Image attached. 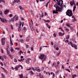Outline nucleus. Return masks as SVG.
Listing matches in <instances>:
<instances>
[{
  "label": "nucleus",
  "mask_w": 78,
  "mask_h": 78,
  "mask_svg": "<svg viewBox=\"0 0 78 78\" xmlns=\"http://www.w3.org/2000/svg\"><path fill=\"white\" fill-rule=\"evenodd\" d=\"M66 15L70 17L73 16L72 11L70 9H68L66 12Z\"/></svg>",
  "instance_id": "1"
},
{
  "label": "nucleus",
  "mask_w": 78,
  "mask_h": 78,
  "mask_svg": "<svg viewBox=\"0 0 78 78\" xmlns=\"http://www.w3.org/2000/svg\"><path fill=\"white\" fill-rule=\"evenodd\" d=\"M56 1L57 2V4L59 6H60L61 7H62L63 1L62 0H56Z\"/></svg>",
  "instance_id": "2"
},
{
  "label": "nucleus",
  "mask_w": 78,
  "mask_h": 78,
  "mask_svg": "<svg viewBox=\"0 0 78 78\" xmlns=\"http://www.w3.org/2000/svg\"><path fill=\"white\" fill-rule=\"evenodd\" d=\"M32 69L35 72V71H37L38 72H40L41 71V70L39 69L37 67H35V68H32Z\"/></svg>",
  "instance_id": "3"
},
{
  "label": "nucleus",
  "mask_w": 78,
  "mask_h": 78,
  "mask_svg": "<svg viewBox=\"0 0 78 78\" xmlns=\"http://www.w3.org/2000/svg\"><path fill=\"white\" fill-rule=\"evenodd\" d=\"M54 7H55L57 11H61V10H60L61 9V8L57 5V4L55 5H54Z\"/></svg>",
  "instance_id": "4"
},
{
  "label": "nucleus",
  "mask_w": 78,
  "mask_h": 78,
  "mask_svg": "<svg viewBox=\"0 0 78 78\" xmlns=\"http://www.w3.org/2000/svg\"><path fill=\"white\" fill-rule=\"evenodd\" d=\"M21 67V68L22 69H23V66L21 65H18L17 66H16L15 68L14 69L16 70H18V68L20 67Z\"/></svg>",
  "instance_id": "5"
},
{
  "label": "nucleus",
  "mask_w": 78,
  "mask_h": 78,
  "mask_svg": "<svg viewBox=\"0 0 78 78\" xmlns=\"http://www.w3.org/2000/svg\"><path fill=\"white\" fill-rule=\"evenodd\" d=\"M5 38H2L1 39L2 44L3 45H4L5 43Z\"/></svg>",
  "instance_id": "6"
},
{
  "label": "nucleus",
  "mask_w": 78,
  "mask_h": 78,
  "mask_svg": "<svg viewBox=\"0 0 78 78\" xmlns=\"http://www.w3.org/2000/svg\"><path fill=\"white\" fill-rule=\"evenodd\" d=\"M44 56L45 55L43 54L41 55L39 57V58L41 59V60H42L44 57Z\"/></svg>",
  "instance_id": "7"
},
{
  "label": "nucleus",
  "mask_w": 78,
  "mask_h": 78,
  "mask_svg": "<svg viewBox=\"0 0 78 78\" xmlns=\"http://www.w3.org/2000/svg\"><path fill=\"white\" fill-rule=\"evenodd\" d=\"M68 44L70 45H71L72 47H74V44H73L72 42L71 41H70L68 43Z\"/></svg>",
  "instance_id": "8"
},
{
  "label": "nucleus",
  "mask_w": 78,
  "mask_h": 78,
  "mask_svg": "<svg viewBox=\"0 0 78 78\" xmlns=\"http://www.w3.org/2000/svg\"><path fill=\"white\" fill-rule=\"evenodd\" d=\"M1 21L2 22L6 23L7 21L5 19H3L2 18V19H1Z\"/></svg>",
  "instance_id": "9"
},
{
  "label": "nucleus",
  "mask_w": 78,
  "mask_h": 78,
  "mask_svg": "<svg viewBox=\"0 0 78 78\" xmlns=\"http://www.w3.org/2000/svg\"><path fill=\"white\" fill-rule=\"evenodd\" d=\"M17 16L16 15H15L13 17V18H12L11 19V20H10V21H12L13 22H14V20H15V17H16Z\"/></svg>",
  "instance_id": "10"
},
{
  "label": "nucleus",
  "mask_w": 78,
  "mask_h": 78,
  "mask_svg": "<svg viewBox=\"0 0 78 78\" xmlns=\"http://www.w3.org/2000/svg\"><path fill=\"white\" fill-rule=\"evenodd\" d=\"M29 25H30V28L33 31L34 30V29L33 28V27L30 23H29Z\"/></svg>",
  "instance_id": "11"
},
{
  "label": "nucleus",
  "mask_w": 78,
  "mask_h": 78,
  "mask_svg": "<svg viewBox=\"0 0 78 78\" xmlns=\"http://www.w3.org/2000/svg\"><path fill=\"white\" fill-rule=\"evenodd\" d=\"M30 60H31L30 58H28L27 60L26 61V62L27 64H29L30 63Z\"/></svg>",
  "instance_id": "12"
},
{
  "label": "nucleus",
  "mask_w": 78,
  "mask_h": 78,
  "mask_svg": "<svg viewBox=\"0 0 78 78\" xmlns=\"http://www.w3.org/2000/svg\"><path fill=\"white\" fill-rule=\"evenodd\" d=\"M59 36H63L64 35L65 33H64L63 34H62L61 32H59Z\"/></svg>",
  "instance_id": "13"
},
{
  "label": "nucleus",
  "mask_w": 78,
  "mask_h": 78,
  "mask_svg": "<svg viewBox=\"0 0 78 78\" xmlns=\"http://www.w3.org/2000/svg\"><path fill=\"white\" fill-rule=\"evenodd\" d=\"M9 12V9H7L5 11V14H7L8 12Z\"/></svg>",
  "instance_id": "14"
},
{
  "label": "nucleus",
  "mask_w": 78,
  "mask_h": 78,
  "mask_svg": "<svg viewBox=\"0 0 78 78\" xmlns=\"http://www.w3.org/2000/svg\"><path fill=\"white\" fill-rule=\"evenodd\" d=\"M19 42H21L22 43H23L24 42V40L23 39H20V40H19Z\"/></svg>",
  "instance_id": "15"
},
{
  "label": "nucleus",
  "mask_w": 78,
  "mask_h": 78,
  "mask_svg": "<svg viewBox=\"0 0 78 78\" xmlns=\"http://www.w3.org/2000/svg\"><path fill=\"white\" fill-rule=\"evenodd\" d=\"M53 14H57L58 13V12L57 10H54L53 11Z\"/></svg>",
  "instance_id": "16"
},
{
  "label": "nucleus",
  "mask_w": 78,
  "mask_h": 78,
  "mask_svg": "<svg viewBox=\"0 0 78 78\" xmlns=\"http://www.w3.org/2000/svg\"><path fill=\"white\" fill-rule=\"evenodd\" d=\"M70 5L72 6L73 5H74L75 4V2H70Z\"/></svg>",
  "instance_id": "17"
},
{
  "label": "nucleus",
  "mask_w": 78,
  "mask_h": 78,
  "mask_svg": "<svg viewBox=\"0 0 78 78\" xmlns=\"http://www.w3.org/2000/svg\"><path fill=\"white\" fill-rule=\"evenodd\" d=\"M46 58H47V56H46V55H45L44 56V59L42 61V63L44 61H45L46 60Z\"/></svg>",
  "instance_id": "18"
},
{
  "label": "nucleus",
  "mask_w": 78,
  "mask_h": 78,
  "mask_svg": "<svg viewBox=\"0 0 78 78\" xmlns=\"http://www.w3.org/2000/svg\"><path fill=\"white\" fill-rule=\"evenodd\" d=\"M14 1L15 2L18 3L20 2V0H14Z\"/></svg>",
  "instance_id": "19"
},
{
  "label": "nucleus",
  "mask_w": 78,
  "mask_h": 78,
  "mask_svg": "<svg viewBox=\"0 0 78 78\" xmlns=\"http://www.w3.org/2000/svg\"><path fill=\"white\" fill-rule=\"evenodd\" d=\"M66 26L69 27H70V28H72V27L70 26L69 24L67 23L66 24Z\"/></svg>",
  "instance_id": "20"
},
{
  "label": "nucleus",
  "mask_w": 78,
  "mask_h": 78,
  "mask_svg": "<svg viewBox=\"0 0 78 78\" xmlns=\"http://www.w3.org/2000/svg\"><path fill=\"white\" fill-rule=\"evenodd\" d=\"M11 52H15V51H14V49H13L12 48H11Z\"/></svg>",
  "instance_id": "21"
},
{
  "label": "nucleus",
  "mask_w": 78,
  "mask_h": 78,
  "mask_svg": "<svg viewBox=\"0 0 78 78\" xmlns=\"http://www.w3.org/2000/svg\"><path fill=\"white\" fill-rule=\"evenodd\" d=\"M73 48H75V49H77V45H75V44H74V47H72Z\"/></svg>",
  "instance_id": "22"
},
{
  "label": "nucleus",
  "mask_w": 78,
  "mask_h": 78,
  "mask_svg": "<svg viewBox=\"0 0 78 78\" xmlns=\"http://www.w3.org/2000/svg\"><path fill=\"white\" fill-rule=\"evenodd\" d=\"M19 76L20 78H23V74H21V75H19Z\"/></svg>",
  "instance_id": "23"
},
{
  "label": "nucleus",
  "mask_w": 78,
  "mask_h": 78,
  "mask_svg": "<svg viewBox=\"0 0 78 78\" xmlns=\"http://www.w3.org/2000/svg\"><path fill=\"white\" fill-rule=\"evenodd\" d=\"M21 27H18V31L19 32H20L21 31Z\"/></svg>",
  "instance_id": "24"
},
{
  "label": "nucleus",
  "mask_w": 78,
  "mask_h": 78,
  "mask_svg": "<svg viewBox=\"0 0 78 78\" xmlns=\"http://www.w3.org/2000/svg\"><path fill=\"white\" fill-rule=\"evenodd\" d=\"M2 2H4V3H5V1L3 0H0V3H1Z\"/></svg>",
  "instance_id": "25"
},
{
  "label": "nucleus",
  "mask_w": 78,
  "mask_h": 78,
  "mask_svg": "<svg viewBox=\"0 0 78 78\" xmlns=\"http://www.w3.org/2000/svg\"><path fill=\"white\" fill-rule=\"evenodd\" d=\"M30 38L29 37H27L26 39V41L27 42H28L29 41Z\"/></svg>",
  "instance_id": "26"
},
{
  "label": "nucleus",
  "mask_w": 78,
  "mask_h": 78,
  "mask_svg": "<svg viewBox=\"0 0 78 78\" xmlns=\"http://www.w3.org/2000/svg\"><path fill=\"white\" fill-rule=\"evenodd\" d=\"M46 25L47 26V27L49 28H50V27L49 26V25L48 24V23H47L46 24Z\"/></svg>",
  "instance_id": "27"
},
{
  "label": "nucleus",
  "mask_w": 78,
  "mask_h": 78,
  "mask_svg": "<svg viewBox=\"0 0 78 78\" xmlns=\"http://www.w3.org/2000/svg\"><path fill=\"white\" fill-rule=\"evenodd\" d=\"M76 19L75 18V17H74L73 19L72 20V22H75V21H76Z\"/></svg>",
  "instance_id": "28"
},
{
  "label": "nucleus",
  "mask_w": 78,
  "mask_h": 78,
  "mask_svg": "<svg viewBox=\"0 0 78 78\" xmlns=\"http://www.w3.org/2000/svg\"><path fill=\"white\" fill-rule=\"evenodd\" d=\"M0 59H1L3 61L4 60V59L3 58V57L0 56Z\"/></svg>",
  "instance_id": "29"
},
{
  "label": "nucleus",
  "mask_w": 78,
  "mask_h": 78,
  "mask_svg": "<svg viewBox=\"0 0 78 78\" xmlns=\"http://www.w3.org/2000/svg\"><path fill=\"white\" fill-rule=\"evenodd\" d=\"M14 61L15 62H17V60L16 58H15L14 59Z\"/></svg>",
  "instance_id": "30"
},
{
  "label": "nucleus",
  "mask_w": 78,
  "mask_h": 78,
  "mask_svg": "<svg viewBox=\"0 0 78 78\" xmlns=\"http://www.w3.org/2000/svg\"><path fill=\"white\" fill-rule=\"evenodd\" d=\"M2 78H4L5 77V76L4 74H3L2 73Z\"/></svg>",
  "instance_id": "31"
},
{
  "label": "nucleus",
  "mask_w": 78,
  "mask_h": 78,
  "mask_svg": "<svg viewBox=\"0 0 78 78\" xmlns=\"http://www.w3.org/2000/svg\"><path fill=\"white\" fill-rule=\"evenodd\" d=\"M50 0H49V2H48V3L46 4V5H45V6H46V7H48V4H49V2H50Z\"/></svg>",
  "instance_id": "32"
},
{
  "label": "nucleus",
  "mask_w": 78,
  "mask_h": 78,
  "mask_svg": "<svg viewBox=\"0 0 78 78\" xmlns=\"http://www.w3.org/2000/svg\"><path fill=\"white\" fill-rule=\"evenodd\" d=\"M18 20V17H17L15 18V21H16V20Z\"/></svg>",
  "instance_id": "33"
},
{
  "label": "nucleus",
  "mask_w": 78,
  "mask_h": 78,
  "mask_svg": "<svg viewBox=\"0 0 78 78\" xmlns=\"http://www.w3.org/2000/svg\"><path fill=\"white\" fill-rule=\"evenodd\" d=\"M20 9L21 10H23V8L21 6H20Z\"/></svg>",
  "instance_id": "34"
},
{
  "label": "nucleus",
  "mask_w": 78,
  "mask_h": 78,
  "mask_svg": "<svg viewBox=\"0 0 78 78\" xmlns=\"http://www.w3.org/2000/svg\"><path fill=\"white\" fill-rule=\"evenodd\" d=\"M51 74L53 76H55V74L51 72Z\"/></svg>",
  "instance_id": "35"
},
{
  "label": "nucleus",
  "mask_w": 78,
  "mask_h": 78,
  "mask_svg": "<svg viewBox=\"0 0 78 78\" xmlns=\"http://www.w3.org/2000/svg\"><path fill=\"white\" fill-rule=\"evenodd\" d=\"M69 36L68 35V36H67L66 37V39H69Z\"/></svg>",
  "instance_id": "36"
},
{
  "label": "nucleus",
  "mask_w": 78,
  "mask_h": 78,
  "mask_svg": "<svg viewBox=\"0 0 78 78\" xmlns=\"http://www.w3.org/2000/svg\"><path fill=\"white\" fill-rule=\"evenodd\" d=\"M76 76V75H72V77L73 78H74Z\"/></svg>",
  "instance_id": "37"
},
{
  "label": "nucleus",
  "mask_w": 78,
  "mask_h": 78,
  "mask_svg": "<svg viewBox=\"0 0 78 78\" xmlns=\"http://www.w3.org/2000/svg\"><path fill=\"white\" fill-rule=\"evenodd\" d=\"M66 71H68V72H69V73H70V70L69 69H66Z\"/></svg>",
  "instance_id": "38"
},
{
  "label": "nucleus",
  "mask_w": 78,
  "mask_h": 78,
  "mask_svg": "<svg viewBox=\"0 0 78 78\" xmlns=\"http://www.w3.org/2000/svg\"><path fill=\"white\" fill-rule=\"evenodd\" d=\"M4 70L5 72L7 74L8 73V71H7L6 70V69H4Z\"/></svg>",
  "instance_id": "39"
},
{
  "label": "nucleus",
  "mask_w": 78,
  "mask_h": 78,
  "mask_svg": "<svg viewBox=\"0 0 78 78\" xmlns=\"http://www.w3.org/2000/svg\"><path fill=\"white\" fill-rule=\"evenodd\" d=\"M10 44H11V45H13V43H12V41H10Z\"/></svg>",
  "instance_id": "40"
},
{
  "label": "nucleus",
  "mask_w": 78,
  "mask_h": 78,
  "mask_svg": "<svg viewBox=\"0 0 78 78\" xmlns=\"http://www.w3.org/2000/svg\"><path fill=\"white\" fill-rule=\"evenodd\" d=\"M76 8V6H75L73 7V11H74L75 10V9Z\"/></svg>",
  "instance_id": "41"
},
{
  "label": "nucleus",
  "mask_w": 78,
  "mask_h": 78,
  "mask_svg": "<svg viewBox=\"0 0 78 78\" xmlns=\"http://www.w3.org/2000/svg\"><path fill=\"white\" fill-rule=\"evenodd\" d=\"M9 56L10 57V58L11 59L12 58V55L11 54H9Z\"/></svg>",
  "instance_id": "42"
},
{
  "label": "nucleus",
  "mask_w": 78,
  "mask_h": 78,
  "mask_svg": "<svg viewBox=\"0 0 78 78\" xmlns=\"http://www.w3.org/2000/svg\"><path fill=\"white\" fill-rule=\"evenodd\" d=\"M44 21H45V22H50V21L49 20H44Z\"/></svg>",
  "instance_id": "43"
},
{
  "label": "nucleus",
  "mask_w": 78,
  "mask_h": 78,
  "mask_svg": "<svg viewBox=\"0 0 78 78\" xmlns=\"http://www.w3.org/2000/svg\"><path fill=\"white\" fill-rule=\"evenodd\" d=\"M24 24V22H22V27H23V26Z\"/></svg>",
  "instance_id": "44"
},
{
  "label": "nucleus",
  "mask_w": 78,
  "mask_h": 78,
  "mask_svg": "<svg viewBox=\"0 0 78 78\" xmlns=\"http://www.w3.org/2000/svg\"><path fill=\"white\" fill-rule=\"evenodd\" d=\"M30 73L32 75L34 74V73H33L32 71H31L30 72Z\"/></svg>",
  "instance_id": "45"
},
{
  "label": "nucleus",
  "mask_w": 78,
  "mask_h": 78,
  "mask_svg": "<svg viewBox=\"0 0 78 78\" xmlns=\"http://www.w3.org/2000/svg\"><path fill=\"white\" fill-rule=\"evenodd\" d=\"M59 70H57V72H56V73L57 74H58V73H59Z\"/></svg>",
  "instance_id": "46"
},
{
  "label": "nucleus",
  "mask_w": 78,
  "mask_h": 78,
  "mask_svg": "<svg viewBox=\"0 0 78 78\" xmlns=\"http://www.w3.org/2000/svg\"><path fill=\"white\" fill-rule=\"evenodd\" d=\"M15 3V2H14V1L12 3V6H14V4Z\"/></svg>",
  "instance_id": "47"
},
{
  "label": "nucleus",
  "mask_w": 78,
  "mask_h": 78,
  "mask_svg": "<svg viewBox=\"0 0 78 78\" xmlns=\"http://www.w3.org/2000/svg\"><path fill=\"white\" fill-rule=\"evenodd\" d=\"M44 16V14L43 13H42V15H41V17H42Z\"/></svg>",
  "instance_id": "48"
},
{
  "label": "nucleus",
  "mask_w": 78,
  "mask_h": 78,
  "mask_svg": "<svg viewBox=\"0 0 78 78\" xmlns=\"http://www.w3.org/2000/svg\"><path fill=\"white\" fill-rule=\"evenodd\" d=\"M7 54L8 55H9L10 54H9V51L8 50V49H7Z\"/></svg>",
  "instance_id": "49"
},
{
  "label": "nucleus",
  "mask_w": 78,
  "mask_h": 78,
  "mask_svg": "<svg viewBox=\"0 0 78 78\" xmlns=\"http://www.w3.org/2000/svg\"><path fill=\"white\" fill-rule=\"evenodd\" d=\"M29 47V45H26V47L27 48H28Z\"/></svg>",
  "instance_id": "50"
},
{
  "label": "nucleus",
  "mask_w": 78,
  "mask_h": 78,
  "mask_svg": "<svg viewBox=\"0 0 78 78\" xmlns=\"http://www.w3.org/2000/svg\"><path fill=\"white\" fill-rule=\"evenodd\" d=\"M15 49H16V50H18L19 51L20 50V48H15Z\"/></svg>",
  "instance_id": "51"
},
{
  "label": "nucleus",
  "mask_w": 78,
  "mask_h": 78,
  "mask_svg": "<svg viewBox=\"0 0 78 78\" xmlns=\"http://www.w3.org/2000/svg\"><path fill=\"white\" fill-rule=\"evenodd\" d=\"M10 27H11V29L12 30H13V27H12V25H10Z\"/></svg>",
  "instance_id": "52"
},
{
  "label": "nucleus",
  "mask_w": 78,
  "mask_h": 78,
  "mask_svg": "<svg viewBox=\"0 0 78 78\" xmlns=\"http://www.w3.org/2000/svg\"><path fill=\"white\" fill-rule=\"evenodd\" d=\"M12 14H10L9 15V17H10V18L12 17Z\"/></svg>",
  "instance_id": "53"
},
{
  "label": "nucleus",
  "mask_w": 78,
  "mask_h": 78,
  "mask_svg": "<svg viewBox=\"0 0 78 78\" xmlns=\"http://www.w3.org/2000/svg\"><path fill=\"white\" fill-rule=\"evenodd\" d=\"M60 53H61V52L60 51L59 53H58L57 54V56H59V55H60Z\"/></svg>",
  "instance_id": "54"
},
{
  "label": "nucleus",
  "mask_w": 78,
  "mask_h": 78,
  "mask_svg": "<svg viewBox=\"0 0 78 78\" xmlns=\"http://www.w3.org/2000/svg\"><path fill=\"white\" fill-rule=\"evenodd\" d=\"M42 46H41L40 48V51H41V49H42Z\"/></svg>",
  "instance_id": "55"
},
{
  "label": "nucleus",
  "mask_w": 78,
  "mask_h": 78,
  "mask_svg": "<svg viewBox=\"0 0 78 78\" xmlns=\"http://www.w3.org/2000/svg\"><path fill=\"white\" fill-rule=\"evenodd\" d=\"M65 30H66V31H68L69 30V29H68L66 28V29H65Z\"/></svg>",
  "instance_id": "56"
},
{
  "label": "nucleus",
  "mask_w": 78,
  "mask_h": 78,
  "mask_svg": "<svg viewBox=\"0 0 78 78\" xmlns=\"http://www.w3.org/2000/svg\"><path fill=\"white\" fill-rule=\"evenodd\" d=\"M2 11H0V15H2Z\"/></svg>",
  "instance_id": "57"
},
{
  "label": "nucleus",
  "mask_w": 78,
  "mask_h": 78,
  "mask_svg": "<svg viewBox=\"0 0 78 78\" xmlns=\"http://www.w3.org/2000/svg\"><path fill=\"white\" fill-rule=\"evenodd\" d=\"M56 50L58 51L59 50V48H58L57 47L56 48Z\"/></svg>",
  "instance_id": "58"
},
{
  "label": "nucleus",
  "mask_w": 78,
  "mask_h": 78,
  "mask_svg": "<svg viewBox=\"0 0 78 78\" xmlns=\"http://www.w3.org/2000/svg\"><path fill=\"white\" fill-rule=\"evenodd\" d=\"M55 64V62H54L52 64V66L53 67L54 66Z\"/></svg>",
  "instance_id": "59"
},
{
  "label": "nucleus",
  "mask_w": 78,
  "mask_h": 78,
  "mask_svg": "<svg viewBox=\"0 0 78 78\" xmlns=\"http://www.w3.org/2000/svg\"><path fill=\"white\" fill-rule=\"evenodd\" d=\"M31 69V68H30L29 69H27V70H30Z\"/></svg>",
  "instance_id": "60"
},
{
  "label": "nucleus",
  "mask_w": 78,
  "mask_h": 78,
  "mask_svg": "<svg viewBox=\"0 0 78 78\" xmlns=\"http://www.w3.org/2000/svg\"><path fill=\"white\" fill-rule=\"evenodd\" d=\"M0 64H1V65L2 66H3L2 63L1 62V63H0Z\"/></svg>",
  "instance_id": "61"
},
{
  "label": "nucleus",
  "mask_w": 78,
  "mask_h": 78,
  "mask_svg": "<svg viewBox=\"0 0 78 78\" xmlns=\"http://www.w3.org/2000/svg\"><path fill=\"white\" fill-rule=\"evenodd\" d=\"M33 46L32 45V46L31 47V49L32 51H33Z\"/></svg>",
  "instance_id": "62"
},
{
  "label": "nucleus",
  "mask_w": 78,
  "mask_h": 78,
  "mask_svg": "<svg viewBox=\"0 0 78 78\" xmlns=\"http://www.w3.org/2000/svg\"><path fill=\"white\" fill-rule=\"evenodd\" d=\"M53 35L54 36V37H56V34H53Z\"/></svg>",
  "instance_id": "63"
},
{
  "label": "nucleus",
  "mask_w": 78,
  "mask_h": 78,
  "mask_svg": "<svg viewBox=\"0 0 78 78\" xmlns=\"http://www.w3.org/2000/svg\"><path fill=\"white\" fill-rule=\"evenodd\" d=\"M40 78H44V77L43 76H40Z\"/></svg>",
  "instance_id": "64"
}]
</instances>
